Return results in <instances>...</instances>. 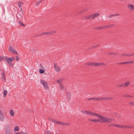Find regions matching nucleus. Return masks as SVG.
Instances as JSON below:
<instances>
[{"label":"nucleus","instance_id":"de8ad7c7","mask_svg":"<svg viewBox=\"0 0 134 134\" xmlns=\"http://www.w3.org/2000/svg\"><path fill=\"white\" fill-rule=\"evenodd\" d=\"M42 68L43 69H44V67H42Z\"/></svg>","mask_w":134,"mask_h":134},{"label":"nucleus","instance_id":"6e6552de","mask_svg":"<svg viewBox=\"0 0 134 134\" xmlns=\"http://www.w3.org/2000/svg\"><path fill=\"white\" fill-rule=\"evenodd\" d=\"M4 120V116L3 114V113L0 109V120L1 121H3Z\"/></svg>","mask_w":134,"mask_h":134},{"label":"nucleus","instance_id":"c85d7f7f","mask_svg":"<svg viewBox=\"0 0 134 134\" xmlns=\"http://www.w3.org/2000/svg\"><path fill=\"white\" fill-rule=\"evenodd\" d=\"M44 70L42 69H40L39 70V72L40 74H43L44 72Z\"/></svg>","mask_w":134,"mask_h":134},{"label":"nucleus","instance_id":"e433bc0d","mask_svg":"<svg viewBox=\"0 0 134 134\" xmlns=\"http://www.w3.org/2000/svg\"><path fill=\"white\" fill-rule=\"evenodd\" d=\"M16 61H18L19 60V58L18 56H16Z\"/></svg>","mask_w":134,"mask_h":134},{"label":"nucleus","instance_id":"5701e85b","mask_svg":"<svg viewBox=\"0 0 134 134\" xmlns=\"http://www.w3.org/2000/svg\"><path fill=\"white\" fill-rule=\"evenodd\" d=\"M56 31H53L50 32H48V34H49V35H52L55 33H56Z\"/></svg>","mask_w":134,"mask_h":134},{"label":"nucleus","instance_id":"58836bf2","mask_svg":"<svg viewBox=\"0 0 134 134\" xmlns=\"http://www.w3.org/2000/svg\"><path fill=\"white\" fill-rule=\"evenodd\" d=\"M131 55H126V54H123L122 55V56H130Z\"/></svg>","mask_w":134,"mask_h":134},{"label":"nucleus","instance_id":"0eeeda50","mask_svg":"<svg viewBox=\"0 0 134 134\" xmlns=\"http://www.w3.org/2000/svg\"><path fill=\"white\" fill-rule=\"evenodd\" d=\"M106 64L103 63H94V66H102V65H105Z\"/></svg>","mask_w":134,"mask_h":134},{"label":"nucleus","instance_id":"cd10ccee","mask_svg":"<svg viewBox=\"0 0 134 134\" xmlns=\"http://www.w3.org/2000/svg\"><path fill=\"white\" fill-rule=\"evenodd\" d=\"M129 64V62H122V63H119L118 64Z\"/></svg>","mask_w":134,"mask_h":134},{"label":"nucleus","instance_id":"4468645a","mask_svg":"<svg viewBox=\"0 0 134 134\" xmlns=\"http://www.w3.org/2000/svg\"><path fill=\"white\" fill-rule=\"evenodd\" d=\"M99 101H102L104 100L108 99L109 98L108 97H103L101 98H99Z\"/></svg>","mask_w":134,"mask_h":134},{"label":"nucleus","instance_id":"79ce46f5","mask_svg":"<svg viewBox=\"0 0 134 134\" xmlns=\"http://www.w3.org/2000/svg\"><path fill=\"white\" fill-rule=\"evenodd\" d=\"M119 86L120 87H122V86H123V84H121V85H119Z\"/></svg>","mask_w":134,"mask_h":134},{"label":"nucleus","instance_id":"4be33fe9","mask_svg":"<svg viewBox=\"0 0 134 134\" xmlns=\"http://www.w3.org/2000/svg\"><path fill=\"white\" fill-rule=\"evenodd\" d=\"M23 2H19L18 3V6L20 8H21V10L22 9V8H21V5L23 4Z\"/></svg>","mask_w":134,"mask_h":134},{"label":"nucleus","instance_id":"dca6fc26","mask_svg":"<svg viewBox=\"0 0 134 134\" xmlns=\"http://www.w3.org/2000/svg\"><path fill=\"white\" fill-rule=\"evenodd\" d=\"M9 113L11 116H13L15 114V113L13 110H9Z\"/></svg>","mask_w":134,"mask_h":134},{"label":"nucleus","instance_id":"7ed1b4c3","mask_svg":"<svg viewBox=\"0 0 134 134\" xmlns=\"http://www.w3.org/2000/svg\"><path fill=\"white\" fill-rule=\"evenodd\" d=\"M40 81L43 85L45 89L47 90H49V88L48 84L46 81L43 80H41Z\"/></svg>","mask_w":134,"mask_h":134},{"label":"nucleus","instance_id":"c756f323","mask_svg":"<svg viewBox=\"0 0 134 134\" xmlns=\"http://www.w3.org/2000/svg\"><path fill=\"white\" fill-rule=\"evenodd\" d=\"M15 134H27L26 132H20L19 133H15Z\"/></svg>","mask_w":134,"mask_h":134},{"label":"nucleus","instance_id":"7c9ffc66","mask_svg":"<svg viewBox=\"0 0 134 134\" xmlns=\"http://www.w3.org/2000/svg\"><path fill=\"white\" fill-rule=\"evenodd\" d=\"M42 35H49V34H48V32H43L42 33Z\"/></svg>","mask_w":134,"mask_h":134},{"label":"nucleus","instance_id":"09e8293b","mask_svg":"<svg viewBox=\"0 0 134 134\" xmlns=\"http://www.w3.org/2000/svg\"><path fill=\"white\" fill-rule=\"evenodd\" d=\"M3 78H4V73H3Z\"/></svg>","mask_w":134,"mask_h":134},{"label":"nucleus","instance_id":"bb28decb","mask_svg":"<svg viewBox=\"0 0 134 134\" xmlns=\"http://www.w3.org/2000/svg\"><path fill=\"white\" fill-rule=\"evenodd\" d=\"M63 81V79H58L56 81V82L59 83L60 84V82H62Z\"/></svg>","mask_w":134,"mask_h":134},{"label":"nucleus","instance_id":"f3484780","mask_svg":"<svg viewBox=\"0 0 134 134\" xmlns=\"http://www.w3.org/2000/svg\"><path fill=\"white\" fill-rule=\"evenodd\" d=\"M87 65H91L94 66V62H88L86 64Z\"/></svg>","mask_w":134,"mask_h":134},{"label":"nucleus","instance_id":"9b49d317","mask_svg":"<svg viewBox=\"0 0 134 134\" xmlns=\"http://www.w3.org/2000/svg\"><path fill=\"white\" fill-rule=\"evenodd\" d=\"M100 15V14L98 13H96L93 14L92 17V19H94L96 17Z\"/></svg>","mask_w":134,"mask_h":134},{"label":"nucleus","instance_id":"1a4fd4ad","mask_svg":"<svg viewBox=\"0 0 134 134\" xmlns=\"http://www.w3.org/2000/svg\"><path fill=\"white\" fill-rule=\"evenodd\" d=\"M54 68L55 70L57 72L59 71H60V68L59 66H57L56 64H54Z\"/></svg>","mask_w":134,"mask_h":134},{"label":"nucleus","instance_id":"aec40b11","mask_svg":"<svg viewBox=\"0 0 134 134\" xmlns=\"http://www.w3.org/2000/svg\"><path fill=\"white\" fill-rule=\"evenodd\" d=\"M55 123L62 125H65V124L64 122H61L58 121L56 120Z\"/></svg>","mask_w":134,"mask_h":134},{"label":"nucleus","instance_id":"c9c22d12","mask_svg":"<svg viewBox=\"0 0 134 134\" xmlns=\"http://www.w3.org/2000/svg\"><path fill=\"white\" fill-rule=\"evenodd\" d=\"M119 14H114V15H113V16H118V15H119Z\"/></svg>","mask_w":134,"mask_h":134},{"label":"nucleus","instance_id":"2f4dec72","mask_svg":"<svg viewBox=\"0 0 134 134\" xmlns=\"http://www.w3.org/2000/svg\"><path fill=\"white\" fill-rule=\"evenodd\" d=\"M46 134H51V133L50 131H47Z\"/></svg>","mask_w":134,"mask_h":134},{"label":"nucleus","instance_id":"a19ab883","mask_svg":"<svg viewBox=\"0 0 134 134\" xmlns=\"http://www.w3.org/2000/svg\"><path fill=\"white\" fill-rule=\"evenodd\" d=\"M129 62V64L130 63L132 64V63H134V62L132 61H129V62Z\"/></svg>","mask_w":134,"mask_h":134},{"label":"nucleus","instance_id":"6ab92c4d","mask_svg":"<svg viewBox=\"0 0 134 134\" xmlns=\"http://www.w3.org/2000/svg\"><path fill=\"white\" fill-rule=\"evenodd\" d=\"M99 98H89L88 99L89 100H98L99 101Z\"/></svg>","mask_w":134,"mask_h":134},{"label":"nucleus","instance_id":"49530a36","mask_svg":"<svg viewBox=\"0 0 134 134\" xmlns=\"http://www.w3.org/2000/svg\"><path fill=\"white\" fill-rule=\"evenodd\" d=\"M41 35V34H40L38 35V36H39Z\"/></svg>","mask_w":134,"mask_h":134},{"label":"nucleus","instance_id":"2eb2a0df","mask_svg":"<svg viewBox=\"0 0 134 134\" xmlns=\"http://www.w3.org/2000/svg\"><path fill=\"white\" fill-rule=\"evenodd\" d=\"M92 15H90L88 16H86L84 17V19H92Z\"/></svg>","mask_w":134,"mask_h":134},{"label":"nucleus","instance_id":"39448f33","mask_svg":"<svg viewBox=\"0 0 134 134\" xmlns=\"http://www.w3.org/2000/svg\"><path fill=\"white\" fill-rule=\"evenodd\" d=\"M83 113L84 114H87L91 116H94L95 113V112H93L91 111H83Z\"/></svg>","mask_w":134,"mask_h":134},{"label":"nucleus","instance_id":"473e14b6","mask_svg":"<svg viewBox=\"0 0 134 134\" xmlns=\"http://www.w3.org/2000/svg\"><path fill=\"white\" fill-rule=\"evenodd\" d=\"M67 95L68 96V98H70L71 96V94L69 93H68L67 94Z\"/></svg>","mask_w":134,"mask_h":134},{"label":"nucleus","instance_id":"37998d69","mask_svg":"<svg viewBox=\"0 0 134 134\" xmlns=\"http://www.w3.org/2000/svg\"><path fill=\"white\" fill-rule=\"evenodd\" d=\"M113 15H110L109 16V17L110 18H111L112 16H113Z\"/></svg>","mask_w":134,"mask_h":134},{"label":"nucleus","instance_id":"423d86ee","mask_svg":"<svg viewBox=\"0 0 134 134\" xmlns=\"http://www.w3.org/2000/svg\"><path fill=\"white\" fill-rule=\"evenodd\" d=\"M128 8L130 11H134V5L132 4H129L128 5Z\"/></svg>","mask_w":134,"mask_h":134},{"label":"nucleus","instance_id":"9d476101","mask_svg":"<svg viewBox=\"0 0 134 134\" xmlns=\"http://www.w3.org/2000/svg\"><path fill=\"white\" fill-rule=\"evenodd\" d=\"M111 126H117L120 128H125L126 127V126H125L121 125H117L116 124H111Z\"/></svg>","mask_w":134,"mask_h":134},{"label":"nucleus","instance_id":"20e7f679","mask_svg":"<svg viewBox=\"0 0 134 134\" xmlns=\"http://www.w3.org/2000/svg\"><path fill=\"white\" fill-rule=\"evenodd\" d=\"M5 134H11L10 128L8 125H6L5 126Z\"/></svg>","mask_w":134,"mask_h":134},{"label":"nucleus","instance_id":"c03bdc74","mask_svg":"<svg viewBox=\"0 0 134 134\" xmlns=\"http://www.w3.org/2000/svg\"><path fill=\"white\" fill-rule=\"evenodd\" d=\"M2 59V58L1 57V56H0V62H1Z\"/></svg>","mask_w":134,"mask_h":134},{"label":"nucleus","instance_id":"4c0bfd02","mask_svg":"<svg viewBox=\"0 0 134 134\" xmlns=\"http://www.w3.org/2000/svg\"><path fill=\"white\" fill-rule=\"evenodd\" d=\"M19 24H20V25H23V26H24V24H23V23H22L21 22H20V21H19Z\"/></svg>","mask_w":134,"mask_h":134},{"label":"nucleus","instance_id":"a211bd4d","mask_svg":"<svg viewBox=\"0 0 134 134\" xmlns=\"http://www.w3.org/2000/svg\"><path fill=\"white\" fill-rule=\"evenodd\" d=\"M110 25H107L105 26H101V29H103L107 28H108L109 27Z\"/></svg>","mask_w":134,"mask_h":134},{"label":"nucleus","instance_id":"b1692460","mask_svg":"<svg viewBox=\"0 0 134 134\" xmlns=\"http://www.w3.org/2000/svg\"><path fill=\"white\" fill-rule=\"evenodd\" d=\"M4 93H3V95L4 96V97H5L7 93V91L4 90Z\"/></svg>","mask_w":134,"mask_h":134},{"label":"nucleus","instance_id":"ea45409f","mask_svg":"<svg viewBox=\"0 0 134 134\" xmlns=\"http://www.w3.org/2000/svg\"><path fill=\"white\" fill-rule=\"evenodd\" d=\"M96 29H101V26L100 27H97Z\"/></svg>","mask_w":134,"mask_h":134},{"label":"nucleus","instance_id":"a18cd8bd","mask_svg":"<svg viewBox=\"0 0 134 134\" xmlns=\"http://www.w3.org/2000/svg\"><path fill=\"white\" fill-rule=\"evenodd\" d=\"M109 54H110V55H112V54L111 53H109Z\"/></svg>","mask_w":134,"mask_h":134},{"label":"nucleus","instance_id":"412c9836","mask_svg":"<svg viewBox=\"0 0 134 134\" xmlns=\"http://www.w3.org/2000/svg\"><path fill=\"white\" fill-rule=\"evenodd\" d=\"M19 128L18 126H17L15 127L14 131H19Z\"/></svg>","mask_w":134,"mask_h":134},{"label":"nucleus","instance_id":"72a5a7b5","mask_svg":"<svg viewBox=\"0 0 134 134\" xmlns=\"http://www.w3.org/2000/svg\"><path fill=\"white\" fill-rule=\"evenodd\" d=\"M51 121H52L54 123H55L56 122V120H53V119H51Z\"/></svg>","mask_w":134,"mask_h":134},{"label":"nucleus","instance_id":"f257e3e1","mask_svg":"<svg viewBox=\"0 0 134 134\" xmlns=\"http://www.w3.org/2000/svg\"><path fill=\"white\" fill-rule=\"evenodd\" d=\"M94 116L98 117L99 119H90L89 120L90 121L94 122H99L102 123H110L111 121L114 120V119L103 117L96 113H95Z\"/></svg>","mask_w":134,"mask_h":134},{"label":"nucleus","instance_id":"f704fd0d","mask_svg":"<svg viewBox=\"0 0 134 134\" xmlns=\"http://www.w3.org/2000/svg\"><path fill=\"white\" fill-rule=\"evenodd\" d=\"M130 103L132 105H134V102H130Z\"/></svg>","mask_w":134,"mask_h":134},{"label":"nucleus","instance_id":"393cba45","mask_svg":"<svg viewBox=\"0 0 134 134\" xmlns=\"http://www.w3.org/2000/svg\"><path fill=\"white\" fill-rule=\"evenodd\" d=\"M60 89L63 90V85L62 83H60Z\"/></svg>","mask_w":134,"mask_h":134},{"label":"nucleus","instance_id":"8fccbe9b","mask_svg":"<svg viewBox=\"0 0 134 134\" xmlns=\"http://www.w3.org/2000/svg\"><path fill=\"white\" fill-rule=\"evenodd\" d=\"M133 86H134V85Z\"/></svg>","mask_w":134,"mask_h":134},{"label":"nucleus","instance_id":"f03ea898","mask_svg":"<svg viewBox=\"0 0 134 134\" xmlns=\"http://www.w3.org/2000/svg\"><path fill=\"white\" fill-rule=\"evenodd\" d=\"M15 59V58L14 57L9 58L6 57L5 58V60L7 63L11 67H12L13 66V64L12 62Z\"/></svg>","mask_w":134,"mask_h":134},{"label":"nucleus","instance_id":"ddd939ff","mask_svg":"<svg viewBox=\"0 0 134 134\" xmlns=\"http://www.w3.org/2000/svg\"><path fill=\"white\" fill-rule=\"evenodd\" d=\"M130 84V82L129 81H127L125 83H123V87H127L128 85H129Z\"/></svg>","mask_w":134,"mask_h":134},{"label":"nucleus","instance_id":"a878e982","mask_svg":"<svg viewBox=\"0 0 134 134\" xmlns=\"http://www.w3.org/2000/svg\"><path fill=\"white\" fill-rule=\"evenodd\" d=\"M41 1H39L37 2L36 3V4L35 6H38L39 5V4L41 3Z\"/></svg>","mask_w":134,"mask_h":134},{"label":"nucleus","instance_id":"f8f14e48","mask_svg":"<svg viewBox=\"0 0 134 134\" xmlns=\"http://www.w3.org/2000/svg\"><path fill=\"white\" fill-rule=\"evenodd\" d=\"M9 51L10 52L12 53H15L16 52L14 50L13 48L11 46L9 47Z\"/></svg>","mask_w":134,"mask_h":134}]
</instances>
